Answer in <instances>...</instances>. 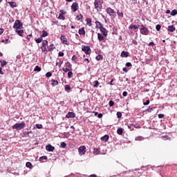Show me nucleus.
I'll list each match as a JSON object with an SVG mask.
<instances>
[{"mask_svg": "<svg viewBox=\"0 0 177 177\" xmlns=\"http://www.w3.org/2000/svg\"><path fill=\"white\" fill-rule=\"evenodd\" d=\"M102 5H103V0H95L94 6L97 12H102L103 8Z\"/></svg>", "mask_w": 177, "mask_h": 177, "instance_id": "f257e3e1", "label": "nucleus"}, {"mask_svg": "<svg viewBox=\"0 0 177 177\" xmlns=\"http://www.w3.org/2000/svg\"><path fill=\"white\" fill-rule=\"evenodd\" d=\"M26 127V122H21V123H17L14 124L12 128V129H16L17 131H21Z\"/></svg>", "mask_w": 177, "mask_h": 177, "instance_id": "f03ea898", "label": "nucleus"}, {"mask_svg": "<svg viewBox=\"0 0 177 177\" xmlns=\"http://www.w3.org/2000/svg\"><path fill=\"white\" fill-rule=\"evenodd\" d=\"M140 32L142 35H149V28L143 25L140 26Z\"/></svg>", "mask_w": 177, "mask_h": 177, "instance_id": "7ed1b4c3", "label": "nucleus"}, {"mask_svg": "<svg viewBox=\"0 0 177 177\" xmlns=\"http://www.w3.org/2000/svg\"><path fill=\"white\" fill-rule=\"evenodd\" d=\"M13 28H15L16 30H21L23 28V24H21V21L20 20H16Z\"/></svg>", "mask_w": 177, "mask_h": 177, "instance_id": "20e7f679", "label": "nucleus"}, {"mask_svg": "<svg viewBox=\"0 0 177 177\" xmlns=\"http://www.w3.org/2000/svg\"><path fill=\"white\" fill-rule=\"evenodd\" d=\"M82 50L84 52L86 55H91V47H89L88 46H85V45L82 46Z\"/></svg>", "mask_w": 177, "mask_h": 177, "instance_id": "39448f33", "label": "nucleus"}, {"mask_svg": "<svg viewBox=\"0 0 177 177\" xmlns=\"http://www.w3.org/2000/svg\"><path fill=\"white\" fill-rule=\"evenodd\" d=\"M78 153L80 156H84L85 155V153H86V147L85 146H81L78 149Z\"/></svg>", "mask_w": 177, "mask_h": 177, "instance_id": "423d86ee", "label": "nucleus"}, {"mask_svg": "<svg viewBox=\"0 0 177 177\" xmlns=\"http://www.w3.org/2000/svg\"><path fill=\"white\" fill-rule=\"evenodd\" d=\"M79 6L77 3V2H73L71 6V10L73 12H75L76 10H78Z\"/></svg>", "mask_w": 177, "mask_h": 177, "instance_id": "0eeeda50", "label": "nucleus"}, {"mask_svg": "<svg viewBox=\"0 0 177 177\" xmlns=\"http://www.w3.org/2000/svg\"><path fill=\"white\" fill-rule=\"evenodd\" d=\"M106 13H108V15L109 16H113V15H114V13H115V11H114V10H113L111 8H107Z\"/></svg>", "mask_w": 177, "mask_h": 177, "instance_id": "6e6552de", "label": "nucleus"}, {"mask_svg": "<svg viewBox=\"0 0 177 177\" xmlns=\"http://www.w3.org/2000/svg\"><path fill=\"white\" fill-rule=\"evenodd\" d=\"M66 118H75V113L74 112H68L66 115Z\"/></svg>", "mask_w": 177, "mask_h": 177, "instance_id": "1a4fd4ad", "label": "nucleus"}, {"mask_svg": "<svg viewBox=\"0 0 177 177\" xmlns=\"http://www.w3.org/2000/svg\"><path fill=\"white\" fill-rule=\"evenodd\" d=\"M100 32L104 37H107V30L104 28L103 26L102 28H100Z\"/></svg>", "mask_w": 177, "mask_h": 177, "instance_id": "9d476101", "label": "nucleus"}, {"mask_svg": "<svg viewBox=\"0 0 177 177\" xmlns=\"http://www.w3.org/2000/svg\"><path fill=\"white\" fill-rule=\"evenodd\" d=\"M60 39L62 42V44H64L65 45H67V38H66V36L62 35Z\"/></svg>", "mask_w": 177, "mask_h": 177, "instance_id": "9b49d317", "label": "nucleus"}, {"mask_svg": "<svg viewBox=\"0 0 177 177\" xmlns=\"http://www.w3.org/2000/svg\"><path fill=\"white\" fill-rule=\"evenodd\" d=\"M46 150H47V151H53V150H55V147H53L51 145H48L46 147Z\"/></svg>", "mask_w": 177, "mask_h": 177, "instance_id": "f8f14e48", "label": "nucleus"}, {"mask_svg": "<svg viewBox=\"0 0 177 177\" xmlns=\"http://www.w3.org/2000/svg\"><path fill=\"white\" fill-rule=\"evenodd\" d=\"M94 156H99L100 154V149L95 148L93 151Z\"/></svg>", "mask_w": 177, "mask_h": 177, "instance_id": "ddd939ff", "label": "nucleus"}, {"mask_svg": "<svg viewBox=\"0 0 177 177\" xmlns=\"http://www.w3.org/2000/svg\"><path fill=\"white\" fill-rule=\"evenodd\" d=\"M120 56L121 57H128V56H129V53L127 51H122Z\"/></svg>", "mask_w": 177, "mask_h": 177, "instance_id": "4468645a", "label": "nucleus"}, {"mask_svg": "<svg viewBox=\"0 0 177 177\" xmlns=\"http://www.w3.org/2000/svg\"><path fill=\"white\" fill-rule=\"evenodd\" d=\"M80 35H85V28H81L79 29Z\"/></svg>", "mask_w": 177, "mask_h": 177, "instance_id": "2eb2a0df", "label": "nucleus"}, {"mask_svg": "<svg viewBox=\"0 0 177 177\" xmlns=\"http://www.w3.org/2000/svg\"><path fill=\"white\" fill-rule=\"evenodd\" d=\"M86 21L87 26H89V27L92 26V19H91V18H86Z\"/></svg>", "mask_w": 177, "mask_h": 177, "instance_id": "dca6fc26", "label": "nucleus"}, {"mask_svg": "<svg viewBox=\"0 0 177 177\" xmlns=\"http://www.w3.org/2000/svg\"><path fill=\"white\" fill-rule=\"evenodd\" d=\"M97 38L100 41L104 40V37L103 36V35H102L100 33H97Z\"/></svg>", "mask_w": 177, "mask_h": 177, "instance_id": "f3484780", "label": "nucleus"}, {"mask_svg": "<svg viewBox=\"0 0 177 177\" xmlns=\"http://www.w3.org/2000/svg\"><path fill=\"white\" fill-rule=\"evenodd\" d=\"M167 30L169 31L170 32H174V31H175V27L174 26H169L167 28Z\"/></svg>", "mask_w": 177, "mask_h": 177, "instance_id": "a211bd4d", "label": "nucleus"}, {"mask_svg": "<svg viewBox=\"0 0 177 177\" xmlns=\"http://www.w3.org/2000/svg\"><path fill=\"white\" fill-rule=\"evenodd\" d=\"M8 5H10V6L11 8H16V2L15 1H8Z\"/></svg>", "mask_w": 177, "mask_h": 177, "instance_id": "6ab92c4d", "label": "nucleus"}, {"mask_svg": "<svg viewBox=\"0 0 177 177\" xmlns=\"http://www.w3.org/2000/svg\"><path fill=\"white\" fill-rule=\"evenodd\" d=\"M95 24H96V28H101L103 27V24L97 21H95Z\"/></svg>", "mask_w": 177, "mask_h": 177, "instance_id": "aec40b11", "label": "nucleus"}, {"mask_svg": "<svg viewBox=\"0 0 177 177\" xmlns=\"http://www.w3.org/2000/svg\"><path fill=\"white\" fill-rule=\"evenodd\" d=\"M129 28L130 30H138V28H139V26H136V25H130Z\"/></svg>", "mask_w": 177, "mask_h": 177, "instance_id": "412c9836", "label": "nucleus"}, {"mask_svg": "<svg viewBox=\"0 0 177 177\" xmlns=\"http://www.w3.org/2000/svg\"><path fill=\"white\" fill-rule=\"evenodd\" d=\"M101 140L103 142H107L109 140V136L105 135L101 138Z\"/></svg>", "mask_w": 177, "mask_h": 177, "instance_id": "4be33fe9", "label": "nucleus"}, {"mask_svg": "<svg viewBox=\"0 0 177 177\" xmlns=\"http://www.w3.org/2000/svg\"><path fill=\"white\" fill-rule=\"evenodd\" d=\"M124 133V129L122 128H118L117 130L118 135H122Z\"/></svg>", "mask_w": 177, "mask_h": 177, "instance_id": "5701e85b", "label": "nucleus"}, {"mask_svg": "<svg viewBox=\"0 0 177 177\" xmlns=\"http://www.w3.org/2000/svg\"><path fill=\"white\" fill-rule=\"evenodd\" d=\"M32 133V131H31L23 132V133L26 138H28V136H30V133Z\"/></svg>", "mask_w": 177, "mask_h": 177, "instance_id": "b1692460", "label": "nucleus"}, {"mask_svg": "<svg viewBox=\"0 0 177 177\" xmlns=\"http://www.w3.org/2000/svg\"><path fill=\"white\" fill-rule=\"evenodd\" d=\"M51 82V85H53V86H56V85L59 84V82H57V80H52Z\"/></svg>", "mask_w": 177, "mask_h": 177, "instance_id": "393cba45", "label": "nucleus"}, {"mask_svg": "<svg viewBox=\"0 0 177 177\" xmlns=\"http://www.w3.org/2000/svg\"><path fill=\"white\" fill-rule=\"evenodd\" d=\"M16 32L18 34V35L21 37V35H23V33L24 32V31L23 30H16Z\"/></svg>", "mask_w": 177, "mask_h": 177, "instance_id": "a878e982", "label": "nucleus"}, {"mask_svg": "<svg viewBox=\"0 0 177 177\" xmlns=\"http://www.w3.org/2000/svg\"><path fill=\"white\" fill-rule=\"evenodd\" d=\"M48 49L50 52H52L55 49V45L54 44H50L48 46Z\"/></svg>", "mask_w": 177, "mask_h": 177, "instance_id": "bb28decb", "label": "nucleus"}, {"mask_svg": "<svg viewBox=\"0 0 177 177\" xmlns=\"http://www.w3.org/2000/svg\"><path fill=\"white\" fill-rule=\"evenodd\" d=\"M48 32L43 30L41 37L44 38V37H48Z\"/></svg>", "mask_w": 177, "mask_h": 177, "instance_id": "cd10ccee", "label": "nucleus"}, {"mask_svg": "<svg viewBox=\"0 0 177 177\" xmlns=\"http://www.w3.org/2000/svg\"><path fill=\"white\" fill-rule=\"evenodd\" d=\"M96 60L99 62V60H103V55H98L95 57Z\"/></svg>", "mask_w": 177, "mask_h": 177, "instance_id": "c85d7f7f", "label": "nucleus"}, {"mask_svg": "<svg viewBox=\"0 0 177 177\" xmlns=\"http://www.w3.org/2000/svg\"><path fill=\"white\" fill-rule=\"evenodd\" d=\"M44 160H48V158L46 156H41L39 158L40 162H44Z\"/></svg>", "mask_w": 177, "mask_h": 177, "instance_id": "c756f323", "label": "nucleus"}, {"mask_svg": "<svg viewBox=\"0 0 177 177\" xmlns=\"http://www.w3.org/2000/svg\"><path fill=\"white\" fill-rule=\"evenodd\" d=\"M41 41H43L41 36L40 37L37 38V39H35V42H37V44H41Z\"/></svg>", "mask_w": 177, "mask_h": 177, "instance_id": "7c9ffc66", "label": "nucleus"}, {"mask_svg": "<svg viewBox=\"0 0 177 177\" xmlns=\"http://www.w3.org/2000/svg\"><path fill=\"white\" fill-rule=\"evenodd\" d=\"M176 15H177V10H173L171 12V16H176Z\"/></svg>", "mask_w": 177, "mask_h": 177, "instance_id": "2f4dec72", "label": "nucleus"}, {"mask_svg": "<svg viewBox=\"0 0 177 177\" xmlns=\"http://www.w3.org/2000/svg\"><path fill=\"white\" fill-rule=\"evenodd\" d=\"M65 91H71V87H70V85L66 84L65 86Z\"/></svg>", "mask_w": 177, "mask_h": 177, "instance_id": "473e14b6", "label": "nucleus"}, {"mask_svg": "<svg viewBox=\"0 0 177 177\" xmlns=\"http://www.w3.org/2000/svg\"><path fill=\"white\" fill-rule=\"evenodd\" d=\"M94 88H97V86H99V81L95 80L94 82V85H93Z\"/></svg>", "mask_w": 177, "mask_h": 177, "instance_id": "72a5a7b5", "label": "nucleus"}, {"mask_svg": "<svg viewBox=\"0 0 177 177\" xmlns=\"http://www.w3.org/2000/svg\"><path fill=\"white\" fill-rule=\"evenodd\" d=\"M82 15L80 14L79 15L77 16V20H79V21H81L82 20Z\"/></svg>", "mask_w": 177, "mask_h": 177, "instance_id": "f704fd0d", "label": "nucleus"}, {"mask_svg": "<svg viewBox=\"0 0 177 177\" xmlns=\"http://www.w3.org/2000/svg\"><path fill=\"white\" fill-rule=\"evenodd\" d=\"M26 166L27 168H30L31 169V167H32V165L31 164V162H26Z\"/></svg>", "mask_w": 177, "mask_h": 177, "instance_id": "c9c22d12", "label": "nucleus"}, {"mask_svg": "<svg viewBox=\"0 0 177 177\" xmlns=\"http://www.w3.org/2000/svg\"><path fill=\"white\" fill-rule=\"evenodd\" d=\"M58 19H59V20H64V19H66V17H64L63 16V15L59 14V17H58Z\"/></svg>", "mask_w": 177, "mask_h": 177, "instance_id": "e433bc0d", "label": "nucleus"}, {"mask_svg": "<svg viewBox=\"0 0 177 177\" xmlns=\"http://www.w3.org/2000/svg\"><path fill=\"white\" fill-rule=\"evenodd\" d=\"M41 46H48V41L46 40H44Z\"/></svg>", "mask_w": 177, "mask_h": 177, "instance_id": "4c0bfd02", "label": "nucleus"}, {"mask_svg": "<svg viewBox=\"0 0 177 177\" xmlns=\"http://www.w3.org/2000/svg\"><path fill=\"white\" fill-rule=\"evenodd\" d=\"M34 71H38V72L41 71V67L36 66L34 69Z\"/></svg>", "mask_w": 177, "mask_h": 177, "instance_id": "58836bf2", "label": "nucleus"}, {"mask_svg": "<svg viewBox=\"0 0 177 177\" xmlns=\"http://www.w3.org/2000/svg\"><path fill=\"white\" fill-rule=\"evenodd\" d=\"M66 146H67V144H66V142H61L60 147H61L62 149H64V147H66Z\"/></svg>", "mask_w": 177, "mask_h": 177, "instance_id": "ea45409f", "label": "nucleus"}, {"mask_svg": "<svg viewBox=\"0 0 177 177\" xmlns=\"http://www.w3.org/2000/svg\"><path fill=\"white\" fill-rule=\"evenodd\" d=\"M156 31H160V30H161V25L160 24L156 25Z\"/></svg>", "mask_w": 177, "mask_h": 177, "instance_id": "a19ab883", "label": "nucleus"}, {"mask_svg": "<svg viewBox=\"0 0 177 177\" xmlns=\"http://www.w3.org/2000/svg\"><path fill=\"white\" fill-rule=\"evenodd\" d=\"M73 77V72L71 71L68 73V78H71Z\"/></svg>", "mask_w": 177, "mask_h": 177, "instance_id": "79ce46f5", "label": "nucleus"}, {"mask_svg": "<svg viewBox=\"0 0 177 177\" xmlns=\"http://www.w3.org/2000/svg\"><path fill=\"white\" fill-rule=\"evenodd\" d=\"M116 115L118 118H121V117H122V113H121V112H118Z\"/></svg>", "mask_w": 177, "mask_h": 177, "instance_id": "37998d69", "label": "nucleus"}, {"mask_svg": "<svg viewBox=\"0 0 177 177\" xmlns=\"http://www.w3.org/2000/svg\"><path fill=\"white\" fill-rule=\"evenodd\" d=\"M145 138L142 136L136 137V140H144Z\"/></svg>", "mask_w": 177, "mask_h": 177, "instance_id": "c03bdc74", "label": "nucleus"}, {"mask_svg": "<svg viewBox=\"0 0 177 177\" xmlns=\"http://www.w3.org/2000/svg\"><path fill=\"white\" fill-rule=\"evenodd\" d=\"M51 75H52V72H48V73L46 74V77L47 78L50 77Z\"/></svg>", "mask_w": 177, "mask_h": 177, "instance_id": "a18cd8bd", "label": "nucleus"}, {"mask_svg": "<svg viewBox=\"0 0 177 177\" xmlns=\"http://www.w3.org/2000/svg\"><path fill=\"white\" fill-rule=\"evenodd\" d=\"M70 136V133L65 132L64 133V138H68Z\"/></svg>", "mask_w": 177, "mask_h": 177, "instance_id": "49530a36", "label": "nucleus"}, {"mask_svg": "<svg viewBox=\"0 0 177 177\" xmlns=\"http://www.w3.org/2000/svg\"><path fill=\"white\" fill-rule=\"evenodd\" d=\"M153 110H154V108H151V107H149L147 109V111H148V113H151V111H153Z\"/></svg>", "mask_w": 177, "mask_h": 177, "instance_id": "de8ad7c7", "label": "nucleus"}, {"mask_svg": "<svg viewBox=\"0 0 177 177\" xmlns=\"http://www.w3.org/2000/svg\"><path fill=\"white\" fill-rule=\"evenodd\" d=\"M118 15L120 17H124V13H122V11H118Z\"/></svg>", "mask_w": 177, "mask_h": 177, "instance_id": "09e8293b", "label": "nucleus"}, {"mask_svg": "<svg viewBox=\"0 0 177 177\" xmlns=\"http://www.w3.org/2000/svg\"><path fill=\"white\" fill-rule=\"evenodd\" d=\"M1 64L2 67H3V66H6L7 62H6V61L3 60V61L1 62Z\"/></svg>", "mask_w": 177, "mask_h": 177, "instance_id": "8fccbe9b", "label": "nucleus"}, {"mask_svg": "<svg viewBox=\"0 0 177 177\" xmlns=\"http://www.w3.org/2000/svg\"><path fill=\"white\" fill-rule=\"evenodd\" d=\"M66 66L68 69L71 68V64L70 62H66Z\"/></svg>", "mask_w": 177, "mask_h": 177, "instance_id": "3c124183", "label": "nucleus"}, {"mask_svg": "<svg viewBox=\"0 0 177 177\" xmlns=\"http://www.w3.org/2000/svg\"><path fill=\"white\" fill-rule=\"evenodd\" d=\"M109 106L110 107H113V106H114V102L113 100L109 101Z\"/></svg>", "mask_w": 177, "mask_h": 177, "instance_id": "603ef678", "label": "nucleus"}, {"mask_svg": "<svg viewBox=\"0 0 177 177\" xmlns=\"http://www.w3.org/2000/svg\"><path fill=\"white\" fill-rule=\"evenodd\" d=\"M41 49L42 50V52H46V47L41 46Z\"/></svg>", "mask_w": 177, "mask_h": 177, "instance_id": "864d4df0", "label": "nucleus"}, {"mask_svg": "<svg viewBox=\"0 0 177 177\" xmlns=\"http://www.w3.org/2000/svg\"><path fill=\"white\" fill-rule=\"evenodd\" d=\"M36 128H37V129H41L42 128V124H36Z\"/></svg>", "mask_w": 177, "mask_h": 177, "instance_id": "5fc2aeb1", "label": "nucleus"}, {"mask_svg": "<svg viewBox=\"0 0 177 177\" xmlns=\"http://www.w3.org/2000/svg\"><path fill=\"white\" fill-rule=\"evenodd\" d=\"M155 45H156V44H154V42H153V41L149 42L148 44L149 46H154Z\"/></svg>", "mask_w": 177, "mask_h": 177, "instance_id": "6e6d98bb", "label": "nucleus"}, {"mask_svg": "<svg viewBox=\"0 0 177 177\" xmlns=\"http://www.w3.org/2000/svg\"><path fill=\"white\" fill-rule=\"evenodd\" d=\"M58 56L61 57H63V56H64V53L63 52H59L58 53Z\"/></svg>", "mask_w": 177, "mask_h": 177, "instance_id": "4d7b16f0", "label": "nucleus"}, {"mask_svg": "<svg viewBox=\"0 0 177 177\" xmlns=\"http://www.w3.org/2000/svg\"><path fill=\"white\" fill-rule=\"evenodd\" d=\"M158 118H164L165 115L162 113H160L158 115Z\"/></svg>", "mask_w": 177, "mask_h": 177, "instance_id": "13d9d810", "label": "nucleus"}, {"mask_svg": "<svg viewBox=\"0 0 177 177\" xmlns=\"http://www.w3.org/2000/svg\"><path fill=\"white\" fill-rule=\"evenodd\" d=\"M150 104V100H147L145 102H144V106H147Z\"/></svg>", "mask_w": 177, "mask_h": 177, "instance_id": "bf43d9fd", "label": "nucleus"}, {"mask_svg": "<svg viewBox=\"0 0 177 177\" xmlns=\"http://www.w3.org/2000/svg\"><path fill=\"white\" fill-rule=\"evenodd\" d=\"M126 66H127V67H132V64H131V62H127V63L126 64Z\"/></svg>", "mask_w": 177, "mask_h": 177, "instance_id": "052dcab7", "label": "nucleus"}, {"mask_svg": "<svg viewBox=\"0 0 177 177\" xmlns=\"http://www.w3.org/2000/svg\"><path fill=\"white\" fill-rule=\"evenodd\" d=\"M63 71H64V73H67V71H70V69H68V68H64Z\"/></svg>", "mask_w": 177, "mask_h": 177, "instance_id": "680f3d73", "label": "nucleus"}, {"mask_svg": "<svg viewBox=\"0 0 177 177\" xmlns=\"http://www.w3.org/2000/svg\"><path fill=\"white\" fill-rule=\"evenodd\" d=\"M128 128H129V129L132 130V129H133V125H132V124L128 125Z\"/></svg>", "mask_w": 177, "mask_h": 177, "instance_id": "e2e57ef3", "label": "nucleus"}, {"mask_svg": "<svg viewBox=\"0 0 177 177\" xmlns=\"http://www.w3.org/2000/svg\"><path fill=\"white\" fill-rule=\"evenodd\" d=\"M122 95H123V96H124V97L128 96V92L124 91V92L122 93Z\"/></svg>", "mask_w": 177, "mask_h": 177, "instance_id": "0e129e2a", "label": "nucleus"}, {"mask_svg": "<svg viewBox=\"0 0 177 177\" xmlns=\"http://www.w3.org/2000/svg\"><path fill=\"white\" fill-rule=\"evenodd\" d=\"M9 41V39H6V40L5 39H2L1 40V42H5V44H8V41Z\"/></svg>", "mask_w": 177, "mask_h": 177, "instance_id": "69168bd1", "label": "nucleus"}, {"mask_svg": "<svg viewBox=\"0 0 177 177\" xmlns=\"http://www.w3.org/2000/svg\"><path fill=\"white\" fill-rule=\"evenodd\" d=\"M76 59H77V56L73 55V56L72 57V60L74 62V61L76 60Z\"/></svg>", "mask_w": 177, "mask_h": 177, "instance_id": "338daca9", "label": "nucleus"}, {"mask_svg": "<svg viewBox=\"0 0 177 177\" xmlns=\"http://www.w3.org/2000/svg\"><path fill=\"white\" fill-rule=\"evenodd\" d=\"M88 177H97V176L96 174H91Z\"/></svg>", "mask_w": 177, "mask_h": 177, "instance_id": "774afa93", "label": "nucleus"}]
</instances>
